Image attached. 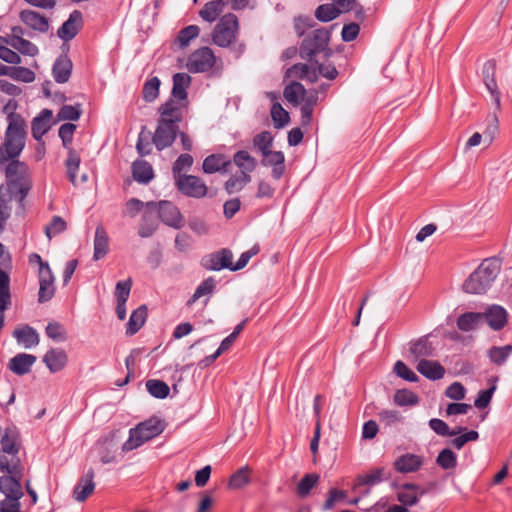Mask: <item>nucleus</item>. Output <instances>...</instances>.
<instances>
[{"label":"nucleus","mask_w":512,"mask_h":512,"mask_svg":"<svg viewBox=\"0 0 512 512\" xmlns=\"http://www.w3.org/2000/svg\"><path fill=\"white\" fill-rule=\"evenodd\" d=\"M159 119L156 130L152 136V143L158 151H162L174 143L180 131L179 124L183 119V112L178 103L168 99L159 109Z\"/></svg>","instance_id":"obj_1"},{"label":"nucleus","mask_w":512,"mask_h":512,"mask_svg":"<svg viewBox=\"0 0 512 512\" xmlns=\"http://www.w3.org/2000/svg\"><path fill=\"white\" fill-rule=\"evenodd\" d=\"M26 122L21 114L9 113V124L0 146V165L17 158L25 147Z\"/></svg>","instance_id":"obj_2"},{"label":"nucleus","mask_w":512,"mask_h":512,"mask_svg":"<svg viewBox=\"0 0 512 512\" xmlns=\"http://www.w3.org/2000/svg\"><path fill=\"white\" fill-rule=\"evenodd\" d=\"M501 270L500 259H485L480 266L463 283V290L470 294H483L497 278Z\"/></svg>","instance_id":"obj_3"},{"label":"nucleus","mask_w":512,"mask_h":512,"mask_svg":"<svg viewBox=\"0 0 512 512\" xmlns=\"http://www.w3.org/2000/svg\"><path fill=\"white\" fill-rule=\"evenodd\" d=\"M166 427L165 422L158 417H151L130 429L129 438L123 443L122 450L128 452L134 450L145 442L160 435Z\"/></svg>","instance_id":"obj_4"},{"label":"nucleus","mask_w":512,"mask_h":512,"mask_svg":"<svg viewBox=\"0 0 512 512\" xmlns=\"http://www.w3.org/2000/svg\"><path fill=\"white\" fill-rule=\"evenodd\" d=\"M331 38L330 30L327 28H318L307 34L300 45V57L309 62H313L316 55L324 53L327 59L332 55V50L329 48Z\"/></svg>","instance_id":"obj_5"},{"label":"nucleus","mask_w":512,"mask_h":512,"mask_svg":"<svg viewBox=\"0 0 512 512\" xmlns=\"http://www.w3.org/2000/svg\"><path fill=\"white\" fill-rule=\"evenodd\" d=\"M76 128V125L73 123H65L62 124L58 130V135L62 140V145L68 151V157L65 161L67 175L69 181L74 185L76 184V176L81 162L80 155L71 146Z\"/></svg>","instance_id":"obj_6"},{"label":"nucleus","mask_w":512,"mask_h":512,"mask_svg":"<svg viewBox=\"0 0 512 512\" xmlns=\"http://www.w3.org/2000/svg\"><path fill=\"white\" fill-rule=\"evenodd\" d=\"M238 31L239 21L237 16L233 13H227L215 25L212 32V41L215 45L226 48L236 40Z\"/></svg>","instance_id":"obj_7"},{"label":"nucleus","mask_w":512,"mask_h":512,"mask_svg":"<svg viewBox=\"0 0 512 512\" xmlns=\"http://www.w3.org/2000/svg\"><path fill=\"white\" fill-rule=\"evenodd\" d=\"M177 190L184 196L201 199L208 193V187L198 176L184 174L174 180Z\"/></svg>","instance_id":"obj_8"},{"label":"nucleus","mask_w":512,"mask_h":512,"mask_svg":"<svg viewBox=\"0 0 512 512\" xmlns=\"http://www.w3.org/2000/svg\"><path fill=\"white\" fill-rule=\"evenodd\" d=\"M32 257L37 258L39 263V293L38 301L44 303L52 299L55 293L54 276L47 262H44L40 255L33 253Z\"/></svg>","instance_id":"obj_9"},{"label":"nucleus","mask_w":512,"mask_h":512,"mask_svg":"<svg viewBox=\"0 0 512 512\" xmlns=\"http://www.w3.org/2000/svg\"><path fill=\"white\" fill-rule=\"evenodd\" d=\"M215 62L214 52L211 48L205 46L189 55L186 66L191 73H204L212 69Z\"/></svg>","instance_id":"obj_10"},{"label":"nucleus","mask_w":512,"mask_h":512,"mask_svg":"<svg viewBox=\"0 0 512 512\" xmlns=\"http://www.w3.org/2000/svg\"><path fill=\"white\" fill-rule=\"evenodd\" d=\"M396 488V499L400 503L399 506H404L405 508L417 505L421 497L426 494L425 489L412 482L397 485Z\"/></svg>","instance_id":"obj_11"},{"label":"nucleus","mask_w":512,"mask_h":512,"mask_svg":"<svg viewBox=\"0 0 512 512\" xmlns=\"http://www.w3.org/2000/svg\"><path fill=\"white\" fill-rule=\"evenodd\" d=\"M232 259V251L228 248H222L204 256L201 260V265L204 269L210 271L230 270L232 269Z\"/></svg>","instance_id":"obj_12"},{"label":"nucleus","mask_w":512,"mask_h":512,"mask_svg":"<svg viewBox=\"0 0 512 512\" xmlns=\"http://www.w3.org/2000/svg\"><path fill=\"white\" fill-rule=\"evenodd\" d=\"M83 27V14L80 10H73L68 19L58 28L57 36L64 42L74 39Z\"/></svg>","instance_id":"obj_13"},{"label":"nucleus","mask_w":512,"mask_h":512,"mask_svg":"<svg viewBox=\"0 0 512 512\" xmlns=\"http://www.w3.org/2000/svg\"><path fill=\"white\" fill-rule=\"evenodd\" d=\"M481 316L483 317V323H487L494 331H500L508 322L507 310L497 304L487 306L484 311L481 312Z\"/></svg>","instance_id":"obj_14"},{"label":"nucleus","mask_w":512,"mask_h":512,"mask_svg":"<svg viewBox=\"0 0 512 512\" xmlns=\"http://www.w3.org/2000/svg\"><path fill=\"white\" fill-rule=\"evenodd\" d=\"M158 214L163 223L174 228H181L184 220L180 210L169 201H160L158 203Z\"/></svg>","instance_id":"obj_15"},{"label":"nucleus","mask_w":512,"mask_h":512,"mask_svg":"<svg viewBox=\"0 0 512 512\" xmlns=\"http://www.w3.org/2000/svg\"><path fill=\"white\" fill-rule=\"evenodd\" d=\"M0 444L3 451L10 456L18 455L21 443L20 433L18 428L14 424H9L4 429V433H1Z\"/></svg>","instance_id":"obj_16"},{"label":"nucleus","mask_w":512,"mask_h":512,"mask_svg":"<svg viewBox=\"0 0 512 512\" xmlns=\"http://www.w3.org/2000/svg\"><path fill=\"white\" fill-rule=\"evenodd\" d=\"M119 444L115 439L114 433L101 438L97 442L98 455L103 464H109L116 460V452L118 451Z\"/></svg>","instance_id":"obj_17"},{"label":"nucleus","mask_w":512,"mask_h":512,"mask_svg":"<svg viewBox=\"0 0 512 512\" xmlns=\"http://www.w3.org/2000/svg\"><path fill=\"white\" fill-rule=\"evenodd\" d=\"M19 18L27 27L36 32L46 33L49 30V19L36 11L24 9L19 13Z\"/></svg>","instance_id":"obj_18"},{"label":"nucleus","mask_w":512,"mask_h":512,"mask_svg":"<svg viewBox=\"0 0 512 512\" xmlns=\"http://www.w3.org/2000/svg\"><path fill=\"white\" fill-rule=\"evenodd\" d=\"M495 72H496V62L495 60H488L484 63L482 69V76L485 83V86L496 105L497 108H500V92L497 87V83L495 80Z\"/></svg>","instance_id":"obj_19"},{"label":"nucleus","mask_w":512,"mask_h":512,"mask_svg":"<svg viewBox=\"0 0 512 512\" xmlns=\"http://www.w3.org/2000/svg\"><path fill=\"white\" fill-rule=\"evenodd\" d=\"M19 475H4L0 477V492L10 500L21 499L24 495Z\"/></svg>","instance_id":"obj_20"},{"label":"nucleus","mask_w":512,"mask_h":512,"mask_svg":"<svg viewBox=\"0 0 512 512\" xmlns=\"http://www.w3.org/2000/svg\"><path fill=\"white\" fill-rule=\"evenodd\" d=\"M261 164L265 167H272L271 175L275 180H279L285 172V155L282 151H267L262 154Z\"/></svg>","instance_id":"obj_21"},{"label":"nucleus","mask_w":512,"mask_h":512,"mask_svg":"<svg viewBox=\"0 0 512 512\" xmlns=\"http://www.w3.org/2000/svg\"><path fill=\"white\" fill-rule=\"evenodd\" d=\"M53 112L50 109H43L31 122L32 136L36 141H41L42 137L51 128V119Z\"/></svg>","instance_id":"obj_22"},{"label":"nucleus","mask_w":512,"mask_h":512,"mask_svg":"<svg viewBox=\"0 0 512 512\" xmlns=\"http://www.w3.org/2000/svg\"><path fill=\"white\" fill-rule=\"evenodd\" d=\"M173 86L171 90V97L176 103L177 101H185L188 97L187 89L191 85L192 78L189 74L179 72L173 75Z\"/></svg>","instance_id":"obj_23"},{"label":"nucleus","mask_w":512,"mask_h":512,"mask_svg":"<svg viewBox=\"0 0 512 512\" xmlns=\"http://www.w3.org/2000/svg\"><path fill=\"white\" fill-rule=\"evenodd\" d=\"M73 69V63L66 54L58 56L52 67L54 80L59 84L69 81Z\"/></svg>","instance_id":"obj_24"},{"label":"nucleus","mask_w":512,"mask_h":512,"mask_svg":"<svg viewBox=\"0 0 512 512\" xmlns=\"http://www.w3.org/2000/svg\"><path fill=\"white\" fill-rule=\"evenodd\" d=\"M423 465V457L406 453L398 457L394 461V469L399 473H414L417 472Z\"/></svg>","instance_id":"obj_25"},{"label":"nucleus","mask_w":512,"mask_h":512,"mask_svg":"<svg viewBox=\"0 0 512 512\" xmlns=\"http://www.w3.org/2000/svg\"><path fill=\"white\" fill-rule=\"evenodd\" d=\"M94 470L89 468L84 476H82L73 490V497L78 502L85 501L94 491L95 483Z\"/></svg>","instance_id":"obj_26"},{"label":"nucleus","mask_w":512,"mask_h":512,"mask_svg":"<svg viewBox=\"0 0 512 512\" xmlns=\"http://www.w3.org/2000/svg\"><path fill=\"white\" fill-rule=\"evenodd\" d=\"M416 369L421 375L432 381L440 380L445 375V368L435 360L421 359Z\"/></svg>","instance_id":"obj_27"},{"label":"nucleus","mask_w":512,"mask_h":512,"mask_svg":"<svg viewBox=\"0 0 512 512\" xmlns=\"http://www.w3.org/2000/svg\"><path fill=\"white\" fill-rule=\"evenodd\" d=\"M36 359L32 354L19 353L10 359L8 367L16 375L22 376L30 372Z\"/></svg>","instance_id":"obj_28"},{"label":"nucleus","mask_w":512,"mask_h":512,"mask_svg":"<svg viewBox=\"0 0 512 512\" xmlns=\"http://www.w3.org/2000/svg\"><path fill=\"white\" fill-rule=\"evenodd\" d=\"M43 362L51 373L61 371L67 363V354L63 349L52 348L46 352Z\"/></svg>","instance_id":"obj_29"},{"label":"nucleus","mask_w":512,"mask_h":512,"mask_svg":"<svg viewBox=\"0 0 512 512\" xmlns=\"http://www.w3.org/2000/svg\"><path fill=\"white\" fill-rule=\"evenodd\" d=\"M231 165V160L223 154H211L207 156L202 164V169L206 174H213L216 172H227L228 167Z\"/></svg>","instance_id":"obj_30"},{"label":"nucleus","mask_w":512,"mask_h":512,"mask_svg":"<svg viewBox=\"0 0 512 512\" xmlns=\"http://www.w3.org/2000/svg\"><path fill=\"white\" fill-rule=\"evenodd\" d=\"M13 337L17 340V342L23 345L24 348H31L33 346L38 345L39 343V334L33 327L29 325H24L21 328H16L13 331Z\"/></svg>","instance_id":"obj_31"},{"label":"nucleus","mask_w":512,"mask_h":512,"mask_svg":"<svg viewBox=\"0 0 512 512\" xmlns=\"http://www.w3.org/2000/svg\"><path fill=\"white\" fill-rule=\"evenodd\" d=\"M109 251V237L103 226H97L94 236V260L104 258Z\"/></svg>","instance_id":"obj_32"},{"label":"nucleus","mask_w":512,"mask_h":512,"mask_svg":"<svg viewBox=\"0 0 512 512\" xmlns=\"http://www.w3.org/2000/svg\"><path fill=\"white\" fill-rule=\"evenodd\" d=\"M132 175L138 183L148 184L154 178L153 167L145 160H136L132 164Z\"/></svg>","instance_id":"obj_33"},{"label":"nucleus","mask_w":512,"mask_h":512,"mask_svg":"<svg viewBox=\"0 0 512 512\" xmlns=\"http://www.w3.org/2000/svg\"><path fill=\"white\" fill-rule=\"evenodd\" d=\"M233 163L239 168V173L243 175H251L257 167V160L246 150L237 151L233 155Z\"/></svg>","instance_id":"obj_34"},{"label":"nucleus","mask_w":512,"mask_h":512,"mask_svg":"<svg viewBox=\"0 0 512 512\" xmlns=\"http://www.w3.org/2000/svg\"><path fill=\"white\" fill-rule=\"evenodd\" d=\"M147 306L145 304L140 305L136 310H134L128 320L126 325V334L132 336L136 334L142 326L145 324L147 318Z\"/></svg>","instance_id":"obj_35"},{"label":"nucleus","mask_w":512,"mask_h":512,"mask_svg":"<svg viewBox=\"0 0 512 512\" xmlns=\"http://www.w3.org/2000/svg\"><path fill=\"white\" fill-rule=\"evenodd\" d=\"M384 468L378 467L372 469L365 475H359L352 487L353 492L358 491L363 486H374L381 483L384 480Z\"/></svg>","instance_id":"obj_36"},{"label":"nucleus","mask_w":512,"mask_h":512,"mask_svg":"<svg viewBox=\"0 0 512 512\" xmlns=\"http://www.w3.org/2000/svg\"><path fill=\"white\" fill-rule=\"evenodd\" d=\"M456 324L460 331L469 332L483 324V317L481 312H465L459 315Z\"/></svg>","instance_id":"obj_37"},{"label":"nucleus","mask_w":512,"mask_h":512,"mask_svg":"<svg viewBox=\"0 0 512 512\" xmlns=\"http://www.w3.org/2000/svg\"><path fill=\"white\" fill-rule=\"evenodd\" d=\"M6 166L5 175L9 181H22L28 174V166L16 158L10 159Z\"/></svg>","instance_id":"obj_38"},{"label":"nucleus","mask_w":512,"mask_h":512,"mask_svg":"<svg viewBox=\"0 0 512 512\" xmlns=\"http://www.w3.org/2000/svg\"><path fill=\"white\" fill-rule=\"evenodd\" d=\"M3 448L0 449V471L22 477L23 467L18 455L11 456L9 460Z\"/></svg>","instance_id":"obj_39"},{"label":"nucleus","mask_w":512,"mask_h":512,"mask_svg":"<svg viewBox=\"0 0 512 512\" xmlns=\"http://www.w3.org/2000/svg\"><path fill=\"white\" fill-rule=\"evenodd\" d=\"M306 95L305 87L298 81H292L283 90L284 98L294 106L300 104Z\"/></svg>","instance_id":"obj_40"},{"label":"nucleus","mask_w":512,"mask_h":512,"mask_svg":"<svg viewBox=\"0 0 512 512\" xmlns=\"http://www.w3.org/2000/svg\"><path fill=\"white\" fill-rule=\"evenodd\" d=\"M252 180L251 175H243L240 173L233 174L224 184L227 194L232 195L242 191Z\"/></svg>","instance_id":"obj_41"},{"label":"nucleus","mask_w":512,"mask_h":512,"mask_svg":"<svg viewBox=\"0 0 512 512\" xmlns=\"http://www.w3.org/2000/svg\"><path fill=\"white\" fill-rule=\"evenodd\" d=\"M11 305L10 277L7 272L0 269V313Z\"/></svg>","instance_id":"obj_42"},{"label":"nucleus","mask_w":512,"mask_h":512,"mask_svg":"<svg viewBox=\"0 0 512 512\" xmlns=\"http://www.w3.org/2000/svg\"><path fill=\"white\" fill-rule=\"evenodd\" d=\"M511 353L512 345L508 344L504 346H492L488 350L487 355L493 364L502 366L506 363Z\"/></svg>","instance_id":"obj_43"},{"label":"nucleus","mask_w":512,"mask_h":512,"mask_svg":"<svg viewBox=\"0 0 512 512\" xmlns=\"http://www.w3.org/2000/svg\"><path fill=\"white\" fill-rule=\"evenodd\" d=\"M216 287V281L213 277L203 280L195 289L193 295L187 301V306H192L198 299L213 293Z\"/></svg>","instance_id":"obj_44"},{"label":"nucleus","mask_w":512,"mask_h":512,"mask_svg":"<svg viewBox=\"0 0 512 512\" xmlns=\"http://www.w3.org/2000/svg\"><path fill=\"white\" fill-rule=\"evenodd\" d=\"M320 476L317 473H308L300 480L296 487V493L300 498L307 497L311 490L319 482Z\"/></svg>","instance_id":"obj_45"},{"label":"nucleus","mask_w":512,"mask_h":512,"mask_svg":"<svg viewBox=\"0 0 512 512\" xmlns=\"http://www.w3.org/2000/svg\"><path fill=\"white\" fill-rule=\"evenodd\" d=\"M498 377L494 376L489 379V383L491 386L488 389L480 390L475 401L474 405L478 409L486 408L491 402L492 396L497 388Z\"/></svg>","instance_id":"obj_46"},{"label":"nucleus","mask_w":512,"mask_h":512,"mask_svg":"<svg viewBox=\"0 0 512 512\" xmlns=\"http://www.w3.org/2000/svg\"><path fill=\"white\" fill-rule=\"evenodd\" d=\"M145 386L149 394L157 399H165L170 392L169 386L158 379L147 380Z\"/></svg>","instance_id":"obj_47"},{"label":"nucleus","mask_w":512,"mask_h":512,"mask_svg":"<svg viewBox=\"0 0 512 512\" xmlns=\"http://www.w3.org/2000/svg\"><path fill=\"white\" fill-rule=\"evenodd\" d=\"M274 137L269 131H262L253 137V147L261 154H266L273 146Z\"/></svg>","instance_id":"obj_48"},{"label":"nucleus","mask_w":512,"mask_h":512,"mask_svg":"<svg viewBox=\"0 0 512 512\" xmlns=\"http://www.w3.org/2000/svg\"><path fill=\"white\" fill-rule=\"evenodd\" d=\"M433 347L426 337H421L410 346V353L416 358L433 355Z\"/></svg>","instance_id":"obj_49"},{"label":"nucleus","mask_w":512,"mask_h":512,"mask_svg":"<svg viewBox=\"0 0 512 512\" xmlns=\"http://www.w3.org/2000/svg\"><path fill=\"white\" fill-rule=\"evenodd\" d=\"M7 76L15 81L31 83L35 80V73L26 67L9 66Z\"/></svg>","instance_id":"obj_50"},{"label":"nucleus","mask_w":512,"mask_h":512,"mask_svg":"<svg viewBox=\"0 0 512 512\" xmlns=\"http://www.w3.org/2000/svg\"><path fill=\"white\" fill-rule=\"evenodd\" d=\"M271 117L276 129L283 128L290 121L289 113L282 107L279 102H274L272 104Z\"/></svg>","instance_id":"obj_51"},{"label":"nucleus","mask_w":512,"mask_h":512,"mask_svg":"<svg viewBox=\"0 0 512 512\" xmlns=\"http://www.w3.org/2000/svg\"><path fill=\"white\" fill-rule=\"evenodd\" d=\"M222 12L221 0H213L204 5L199 15L203 20L211 23L214 22Z\"/></svg>","instance_id":"obj_52"},{"label":"nucleus","mask_w":512,"mask_h":512,"mask_svg":"<svg viewBox=\"0 0 512 512\" xmlns=\"http://www.w3.org/2000/svg\"><path fill=\"white\" fill-rule=\"evenodd\" d=\"M341 10L334 4H322L319 5L315 10V17L321 22H329L336 19Z\"/></svg>","instance_id":"obj_53"},{"label":"nucleus","mask_w":512,"mask_h":512,"mask_svg":"<svg viewBox=\"0 0 512 512\" xmlns=\"http://www.w3.org/2000/svg\"><path fill=\"white\" fill-rule=\"evenodd\" d=\"M393 400L398 406H414L419 403L418 395L408 389L397 390L394 394Z\"/></svg>","instance_id":"obj_54"},{"label":"nucleus","mask_w":512,"mask_h":512,"mask_svg":"<svg viewBox=\"0 0 512 512\" xmlns=\"http://www.w3.org/2000/svg\"><path fill=\"white\" fill-rule=\"evenodd\" d=\"M436 464L444 470L454 469L457 466V455L450 448H444L439 452Z\"/></svg>","instance_id":"obj_55"},{"label":"nucleus","mask_w":512,"mask_h":512,"mask_svg":"<svg viewBox=\"0 0 512 512\" xmlns=\"http://www.w3.org/2000/svg\"><path fill=\"white\" fill-rule=\"evenodd\" d=\"M161 81L154 76L147 80L142 89V97L146 102H153L159 96Z\"/></svg>","instance_id":"obj_56"},{"label":"nucleus","mask_w":512,"mask_h":512,"mask_svg":"<svg viewBox=\"0 0 512 512\" xmlns=\"http://www.w3.org/2000/svg\"><path fill=\"white\" fill-rule=\"evenodd\" d=\"M82 115L81 104L63 105L57 113L58 121H77Z\"/></svg>","instance_id":"obj_57"},{"label":"nucleus","mask_w":512,"mask_h":512,"mask_svg":"<svg viewBox=\"0 0 512 512\" xmlns=\"http://www.w3.org/2000/svg\"><path fill=\"white\" fill-rule=\"evenodd\" d=\"M250 473L251 470L248 466L239 468L236 472H234L231 475L229 480V486L234 489L244 487L250 482Z\"/></svg>","instance_id":"obj_58"},{"label":"nucleus","mask_w":512,"mask_h":512,"mask_svg":"<svg viewBox=\"0 0 512 512\" xmlns=\"http://www.w3.org/2000/svg\"><path fill=\"white\" fill-rule=\"evenodd\" d=\"M192 165L193 157L190 154L184 153L179 155L172 166V174L174 180L178 179L179 176H183L184 174L182 172L184 170L190 169Z\"/></svg>","instance_id":"obj_59"},{"label":"nucleus","mask_w":512,"mask_h":512,"mask_svg":"<svg viewBox=\"0 0 512 512\" xmlns=\"http://www.w3.org/2000/svg\"><path fill=\"white\" fill-rule=\"evenodd\" d=\"M200 29L197 25H189L184 27L178 32L177 41L181 48H185L189 45L190 41L197 38Z\"/></svg>","instance_id":"obj_60"},{"label":"nucleus","mask_w":512,"mask_h":512,"mask_svg":"<svg viewBox=\"0 0 512 512\" xmlns=\"http://www.w3.org/2000/svg\"><path fill=\"white\" fill-rule=\"evenodd\" d=\"M47 337L56 342H64L67 339V333L63 325L59 322H49L45 328Z\"/></svg>","instance_id":"obj_61"},{"label":"nucleus","mask_w":512,"mask_h":512,"mask_svg":"<svg viewBox=\"0 0 512 512\" xmlns=\"http://www.w3.org/2000/svg\"><path fill=\"white\" fill-rule=\"evenodd\" d=\"M393 371L394 373L408 381V382H418L419 381V377L417 376V374L412 371L403 361L401 360H398L395 364H394V368H393Z\"/></svg>","instance_id":"obj_62"},{"label":"nucleus","mask_w":512,"mask_h":512,"mask_svg":"<svg viewBox=\"0 0 512 512\" xmlns=\"http://www.w3.org/2000/svg\"><path fill=\"white\" fill-rule=\"evenodd\" d=\"M66 228L67 224L65 220L62 217L55 215L52 217L50 223L45 227V234L49 239H51L65 231Z\"/></svg>","instance_id":"obj_63"},{"label":"nucleus","mask_w":512,"mask_h":512,"mask_svg":"<svg viewBox=\"0 0 512 512\" xmlns=\"http://www.w3.org/2000/svg\"><path fill=\"white\" fill-rule=\"evenodd\" d=\"M346 498H347L346 491L339 490L336 488H331L328 491V497L323 504L322 510H324V511L332 510L337 502L344 501Z\"/></svg>","instance_id":"obj_64"}]
</instances>
